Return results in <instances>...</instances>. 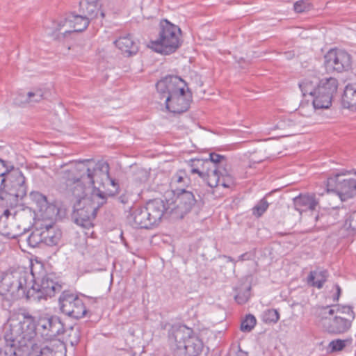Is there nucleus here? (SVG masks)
I'll return each instance as SVG.
<instances>
[{
  "instance_id": "1",
  "label": "nucleus",
  "mask_w": 356,
  "mask_h": 356,
  "mask_svg": "<svg viewBox=\"0 0 356 356\" xmlns=\"http://www.w3.org/2000/svg\"><path fill=\"white\" fill-rule=\"evenodd\" d=\"M63 330V323L57 316H40L37 321L30 315H24L19 321H12L4 339L25 345L38 334L46 341L51 340Z\"/></svg>"
},
{
  "instance_id": "2",
  "label": "nucleus",
  "mask_w": 356,
  "mask_h": 356,
  "mask_svg": "<svg viewBox=\"0 0 356 356\" xmlns=\"http://www.w3.org/2000/svg\"><path fill=\"white\" fill-rule=\"evenodd\" d=\"M160 99H165V108L173 113H182L190 107L192 92L186 81L179 76L168 75L156 84Z\"/></svg>"
},
{
  "instance_id": "3",
  "label": "nucleus",
  "mask_w": 356,
  "mask_h": 356,
  "mask_svg": "<svg viewBox=\"0 0 356 356\" xmlns=\"http://www.w3.org/2000/svg\"><path fill=\"white\" fill-rule=\"evenodd\" d=\"M33 281L34 274L25 269L6 272L0 276V295L9 300L30 299L34 297Z\"/></svg>"
},
{
  "instance_id": "4",
  "label": "nucleus",
  "mask_w": 356,
  "mask_h": 356,
  "mask_svg": "<svg viewBox=\"0 0 356 356\" xmlns=\"http://www.w3.org/2000/svg\"><path fill=\"white\" fill-rule=\"evenodd\" d=\"M91 161V159H86L75 163H71L70 168L62 172V177L65 180L67 186L75 184V186L71 189L72 195L75 197H80L86 195L83 184L93 185L97 171L104 172L108 177L109 165L107 163H98L95 168L91 169L85 165Z\"/></svg>"
},
{
  "instance_id": "5",
  "label": "nucleus",
  "mask_w": 356,
  "mask_h": 356,
  "mask_svg": "<svg viewBox=\"0 0 356 356\" xmlns=\"http://www.w3.org/2000/svg\"><path fill=\"white\" fill-rule=\"evenodd\" d=\"M304 97L309 95L312 100V110L329 108L334 95L338 88V81L329 77L318 80L317 78L305 79L298 84Z\"/></svg>"
},
{
  "instance_id": "6",
  "label": "nucleus",
  "mask_w": 356,
  "mask_h": 356,
  "mask_svg": "<svg viewBox=\"0 0 356 356\" xmlns=\"http://www.w3.org/2000/svg\"><path fill=\"white\" fill-rule=\"evenodd\" d=\"M170 350L173 356H198L203 343L191 329L182 327L175 330L170 336Z\"/></svg>"
},
{
  "instance_id": "7",
  "label": "nucleus",
  "mask_w": 356,
  "mask_h": 356,
  "mask_svg": "<svg viewBox=\"0 0 356 356\" xmlns=\"http://www.w3.org/2000/svg\"><path fill=\"white\" fill-rule=\"evenodd\" d=\"M181 29L168 19H162L159 24L158 37L151 40L149 47L155 52L169 55L181 46Z\"/></svg>"
},
{
  "instance_id": "8",
  "label": "nucleus",
  "mask_w": 356,
  "mask_h": 356,
  "mask_svg": "<svg viewBox=\"0 0 356 356\" xmlns=\"http://www.w3.org/2000/svg\"><path fill=\"white\" fill-rule=\"evenodd\" d=\"M26 193L25 177L22 172L1 179L0 200L3 201L7 206H16L19 200L26 196Z\"/></svg>"
},
{
  "instance_id": "9",
  "label": "nucleus",
  "mask_w": 356,
  "mask_h": 356,
  "mask_svg": "<svg viewBox=\"0 0 356 356\" xmlns=\"http://www.w3.org/2000/svg\"><path fill=\"white\" fill-rule=\"evenodd\" d=\"M74 204L72 218L74 222L86 230L93 227V221L97 216V207L95 203L85 197V195L76 197Z\"/></svg>"
},
{
  "instance_id": "10",
  "label": "nucleus",
  "mask_w": 356,
  "mask_h": 356,
  "mask_svg": "<svg viewBox=\"0 0 356 356\" xmlns=\"http://www.w3.org/2000/svg\"><path fill=\"white\" fill-rule=\"evenodd\" d=\"M58 302L60 311L73 318H83L87 313L83 300L70 291H63Z\"/></svg>"
},
{
  "instance_id": "11",
  "label": "nucleus",
  "mask_w": 356,
  "mask_h": 356,
  "mask_svg": "<svg viewBox=\"0 0 356 356\" xmlns=\"http://www.w3.org/2000/svg\"><path fill=\"white\" fill-rule=\"evenodd\" d=\"M341 174L337 173L334 176L328 177L326 181V189L328 193H335L341 201H346L356 195V179H341Z\"/></svg>"
},
{
  "instance_id": "12",
  "label": "nucleus",
  "mask_w": 356,
  "mask_h": 356,
  "mask_svg": "<svg viewBox=\"0 0 356 356\" xmlns=\"http://www.w3.org/2000/svg\"><path fill=\"white\" fill-rule=\"evenodd\" d=\"M324 65L327 72H343L351 68L352 58L345 51L330 49L324 56Z\"/></svg>"
},
{
  "instance_id": "13",
  "label": "nucleus",
  "mask_w": 356,
  "mask_h": 356,
  "mask_svg": "<svg viewBox=\"0 0 356 356\" xmlns=\"http://www.w3.org/2000/svg\"><path fill=\"white\" fill-rule=\"evenodd\" d=\"M34 288V296L38 298H51L62 289V285L56 280L54 274H46L40 280H37L34 276L33 282Z\"/></svg>"
},
{
  "instance_id": "14",
  "label": "nucleus",
  "mask_w": 356,
  "mask_h": 356,
  "mask_svg": "<svg viewBox=\"0 0 356 356\" xmlns=\"http://www.w3.org/2000/svg\"><path fill=\"white\" fill-rule=\"evenodd\" d=\"M175 200L170 203L171 211L175 212L184 218V215L190 212L196 202L194 194L190 191H181L173 195Z\"/></svg>"
},
{
  "instance_id": "15",
  "label": "nucleus",
  "mask_w": 356,
  "mask_h": 356,
  "mask_svg": "<svg viewBox=\"0 0 356 356\" xmlns=\"http://www.w3.org/2000/svg\"><path fill=\"white\" fill-rule=\"evenodd\" d=\"M153 222L157 225L165 213H172L169 200L167 204L161 199H154L148 201L145 206Z\"/></svg>"
},
{
  "instance_id": "16",
  "label": "nucleus",
  "mask_w": 356,
  "mask_h": 356,
  "mask_svg": "<svg viewBox=\"0 0 356 356\" xmlns=\"http://www.w3.org/2000/svg\"><path fill=\"white\" fill-rule=\"evenodd\" d=\"M43 244L47 246L58 245L62 232L54 222L42 221L40 223Z\"/></svg>"
},
{
  "instance_id": "17",
  "label": "nucleus",
  "mask_w": 356,
  "mask_h": 356,
  "mask_svg": "<svg viewBox=\"0 0 356 356\" xmlns=\"http://www.w3.org/2000/svg\"><path fill=\"white\" fill-rule=\"evenodd\" d=\"M294 209L300 213L307 211H316L319 206V198L315 193H300L293 198Z\"/></svg>"
},
{
  "instance_id": "18",
  "label": "nucleus",
  "mask_w": 356,
  "mask_h": 356,
  "mask_svg": "<svg viewBox=\"0 0 356 356\" xmlns=\"http://www.w3.org/2000/svg\"><path fill=\"white\" fill-rule=\"evenodd\" d=\"M115 47L127 57L136 55L139 50V42L133 35L127 34L114 41Z\"/></svg>"
},
{
  "instance_id": "19",
  "label": "nucleus",
  "mask_w": 356,
  "mask_h": 356,
  "mask_svg": "<svg viewBox=\"0 0 356 356\" xmlns=\"http://www.w3.org/2000/svg\"><path fill=\"white\" fill-rule=\"evenodd\" d=\"M209 175L207 184L211 188L222 186L224 188H230L234 185L233 177L227 173L222 174L219 169H213Z\"/></svg>"
},
{
  "instance_id": "20",
  "label": "nucleus",
  "mask_w": 356,
  "mask_h": 356,
  "mask_svg": "<svg viewBox=\"0 0 356 356\" xmlns=\"http://www.w3.org/2000/svg\"><path fill=\"white\" fill-rule=\"evenodd\" d=\"M81 8L83 10V16L88 18V20H93L100 17V23H102V19L105 13L100 9L101 3L99 0H90L89 1H80Z\"/></svg>"
},
{
  "instance_id": "21",
  "label": "nucleus",
  "mask_w": 356,
  "mask_h": 356,
  "mask_svg": "<svg viewBox=\"0 0 356 356\" xmlns=\"http://www.w3.org/2000/svg\"><path fill=\"white\" fill-rule=\"evenodd\" d=\"M131 216L134 225L137 228L151 229L156 225L145 207L134 209Z\"/></svg>"
},
{
  "instance_id": "22",
  "label": "nucleus",
  "mask_w": 356,
  "mask_h": 356,
  "mask_svg": "<svg viewBox=\"0 0 356 356\" xmlns=\"http://www.w3.org/2000/svg\"><path fill=\"white\" fill-rule=\"evenodd\" d=\"M191 184V179L186 170H179L172 175L170 179V188L172 194H176L181 191H186Z\"/></svg>"
},
{
  "instance_id": "23",
  "label": "nucleus",
  "mask_w": 356,
  "mask_h": 356,
  "mask_svg": "<svg viewBox=\"0 0 356 356\" xmlns=\"http://www.w3.org/2000/svg\"><path fill=\"white\" fill-rule=\"evenodd\" d=\"M352 321L345 316L337 315L332 319H329V325L326 328L330 333L343 334L350 328Z\"/></svg>"
},
{
  "instance_id": "24",
  "label": "nucleus",
  "mask_w": 356,
  "mask_h": 356,
  "mask_svg": "<svg viewBox=\"0 0 356 356\" xmlns=\"http://www.w3.org/2000/svg\"><path fill=\"white\" fill-rule=\"evenodd\" d=\"M190 172L191 174H197L204 180L208 181L212 170L210 168L211 161L208 159H191Z\"/></svg>"
},
{
  "instance_id": "25",
  "label": "nucleus",
  "mask_w": 356,
  "mask_h": 356,
  "mask_svg": "<svg viewBox=\"0 0 356 356\" xmlns=\"http://www.w3.org/2000/svg\"><path fill=\"white\" fill-rule=\"evenodd\" d=\"M90 22L88 17L83 15L71 14L65 20V24H68L72 30L65 31V33L81 32L87 29Z\"/></svg>"
},
{
  "instance_id": "26",
  "label": "nucleus",
  "mask_w": 356,
  "mask_h": 356,
  "mask_svg": "<svg viewBox=\"0 0 356 356\" xmlns=\"http://www.w3.org/2000/svg\"><path fill=\"white\" fill-rule=\"evenodd\" d=\"M341 104L345 108L356 110V83H349L346 86Z\"/></svg>"
},
{
  "instance_id": "27",
  "label": "nucleus",
  "mask_w": 356,
  "mask_h": 356,
  "mask_svg": "<svg viewBox=\"0 0 356 356\" xmlns=\"http://www.w3.org/2000/svg\"><path fill=\"white\" fill-rule=\"evenodd\" d=\"M60 334H63V339L72 346H76L80 341L81 334L79 325L70 326L66 330L63 327V330L58 335Z\"/></svg>"
},
{
  "instance_id": "28",
  "label": "nucleus",
  "mask_w": 356,
  "mask_h": 356,
  "mask_svg": "<svg viewBox=\"0 0 356 356\" xmlns=\"http://www.w3.org/2000/svg\"><path fill=\"white\" fill-rule=\"evenodd\" d=\"M6 345L0 348V356H22V351L17 341L6 340Z\"/></svg>"
},
{
  "instance_id": "29",
  "label": "nucleus",
  "mask_w": 356,
  "mask_h": 356,
  "mask_svg": "<svg viewBox=\"0 0 356 356\" xmlns=\"http://www.w3.org/2000/svg\"><path fill=\"white\" fill-rule=\"evenodd\" d=\"M29 356H63L61 351L55 350L53 348L45 346L39 348L33 346V350L29 353Z\"/></svg>"
},
{
  "instance_id": "30",
  "label": "nucleus",
  "mask_w": 356,
  "mask_h": 356,
  "mask_svg": "<svg viewBox=\"0 0 356 356\" xmlns=\"http://www.w3.org/2000/svg\"><path fill=\"white\" fill-rule=\"evenodd\" d=\"M28 245L31 248L38 247L43 244L41 226L36 227L26 238Z\"/></svg>"
},
{
  "instance_id": "31",
  "label": "nucleus",
  "mask_w": 356,
  "mask_h": 356,
  "mask_svg": "<svg viewBox=\"0 0 356 356\" xmlns=\"http://www.w3.org/2000/svg\"><path fill=\"white\" fill-rule=\"evenodd\" d=\"M30 199L35 204L40 211H43L47 207V198L42 193L38 191H32L29 194Z\"/></svg>"
},
{
  "instance_id": "32",
  "label": "nucleus",
  "mask_w": 356,
  "mask_h": 356,
  "mask_svg": "<svg viewBox=\"0 0 356 356\" xmlns=\"http://www.w3.org/2000/svg\"><path fill=\"white\" fill-rule=\"evenodd\" d=\"M353 343V339L351 337L345 339H334L332 340L328 344V349L331 353L339 352L343 350L347 346H350Z\"/></svg>"
},
{
  "instance_id": "33",
  "label": "nucleus",
  "mask_w": 356,
  "mask_h": 356,
  "mask_svg": "<svg viewBox=\"0 0 356 356\" xmlns=\"http://www.w3.org/2000/svg\"><path fill=\"white\" fill-rule=\"evenodd\" d=\"M22 97L20 103H29V102H39L43 99V92L42 90L37 89L33 91H30L26 95H19Z\"/></svg>"
},
{
  "instance_id": "34",
  "label": "nucleus",
  "mask_w": 356,
  "mask_h": 356,
  "mask_svg": "<svg viewBox=\"0 0 356 356\" xmlns=\"http://www.w3.org/2000/svg\"><path fill=\"white\" fill-rule=\"evenodd\" d=\"M108 193H106L104 191H102L100 189L95 188L93 189L92 197L90 199V201L95 203V207H97V209H99L102 206H103L106 202V195Z\"/></svg>"
},
{
  "instance_id": "35",
  "label": "nucleus",
  "mask_w": 356,
  "mask_h": 356,
  "mask_svg": "<svg viewBox=\"0 0 356 356\" xmlns=\"http://www.w3.org/2000/svg\"><path fill=\"white\" fill-rule=\"evenodd\" d=\"M279 319V312L275 309H267L262 314V320L266 323H276Z\"/></svg>"
},
{
  "instance_id": "36",
  "label": "nucleus",
  "mask_w": 356,
  "mask_h": 356,
  "mask_svg": "<svg viewBox=\"0 0 356 356\" xmlns=\"http://www.w3.org/2000/svg\"><path fill=\"white\" fill-rule=\"evenodd\" d=\"M269 204L265 198L260 200L252 208V215L257 218H260L268 209Z\"/></svg>"
},
{
  "instance_id": "37",
  "label": "nucleus",
  "mask_w": 356,
  "mask_h": 356,
  "mask_svg": "<svg viewBox=\"0 0 356 356\" xmlns=\"http://www.w3.org/2000/svg\"><path fill=\"white\" fill-rule=\"evenodd\" d=\"M256 323V318L252 314H248L241 321V330L243 332H249L254 327Z\"/></svg>"
},
{
  "instance_id": "38",
  "label": "nucleus",
  "mask_w": 356,
  "mask_h": 356,
  "mask_svg": "<svg viewBox=\"0 0 356 356\" xmlns=\"http://www.w3.org/2000/svg\"><path fill=\"white\" fill-rule=\"evenodd\" d=\"M324 273L325 272H320L318 276H320L321 278L320 280L314 281L317 273L316 271H311L309 275H308V282L309 283H312V286H316L318 289H321L326 281V279L325 278L323 275Z\"/></svg>"
},
{
  "instance_id": "39",
  "label": "nucleus",
  "mask_w": 356,
  "mask_h": 356,
  "mask_svg": "<svg viewBox=\"0 0 356 356\" xmlns=\"http://www.w3.org/2000/svg\"><path fill=\"white\" fill-rule=\"evenodd\" d=\"M250 286H247L245 287L243 291H237L236 294L234 296V299L237 303L243 305L248 302L250 297ZM236 291H238V289H236Z\"/></svg>"
},
{
  "instance_id": "40",
  "label": "nucleus",
  "mask_w": 356,
  "mask_h": 356,
  "mask_svg": "<svg viewBox=\"0 0 356 356\" xmlns=\"http://www.w3.org/2000/svg\"><path fill=\"white\" fill-rule=\"evenodd\" d=\"M207 159L211 161V169H219L217 165L222 161H226V157L223 155L212 152L209 154V159Z\"/></svg>"
},
{
  "instance_id": "41",
  "label": "nucleus",
  "mask_w": 356,
  "mask_h": 356,
  "mask_svg": "<svg viewBox=\"0 0 356 356\" xmlns=\"http://www.w3.org/2000/svg\"><path fill=\"white\" fill-rule=\"evenodd\" d=\"M345 227L348 229L356 232V210L347 215L345 220Z\"/></svg>"
},
{
  "instance_id": "42",
  "label": "nucleus",
  "mask_w": 356,
  "mask_h": 356,
  "mask_svg": "<svg viewBox=\"0 0 356 356\" xmlns=\"http://www.w3.org/2000/svg\"><path fill=\"white\" fill-rule=\"evenodd\" d=\"M310 8V3L307 0H300L293 5V9L296 13H301L308 10Z\"/></svg>"
},
{
  "instance_id": "43",
  "label": "nucleus",
  "mask_w": 356,
  "mask_h": 356,
  "mask_svg": "<svg viewBox=\"0 0 356 356\" xmlns=\"http://www.w3.org/2000/svg\"><path fill=\"white\" fill-rule=\"evenodd\" d=\"M337 313L346 314L348 318L353 321L355 318V312L353 308L350 306H337Z\"/></svg>"
},
{
  "instance_id": "44",
  "label": "nucleus",
  "mask_w": 356,
  "mask_h": 356,
  "mask_svg": "<svg viewBox=\"0 0 356 356\" xmlns=\"http://www.w3.org/2000/svg\"><path fill=\"white\" fill-rule=\"evenodd\" d=\"M12 166L8 165L6 162L0 159V178L8 175Z\"/></svg>"
},
{
  "instance_id": "45",
  "label": "nucleus",
  "mask_w": 356,
  "mask_h": 356,
  "mask_svg": "<svg viewBox=\"0 0 356 356\" xmlns=\"http://www.w3.org/2000/svg\"><path fill=\"white\" fill-rule=\"evenodd\" d=\"M334 287L336 289V293L334 294L332 299H333V301L337 302L339 300V297L341 293V289L338 284H335Z\"/></svg>"
},
{
  "instance_id": "46",
  "label": "nucleus",
  "mask_w": 356,
  "mask_h": 356,
  "mask_svg": "<svg viewBox=\"0 0 356 356\" xmlns=\"http://www.w3.org/2000/svg\"><path fill=\"white\" fill-rule=\"evenodd\" d=\"M110 182H111V184L115 188V191L108 192V195L109 196H113V195H115V193H118L119 186H118V182L115 181V180H114V179H110Z\"/></svg>"
},
{
  "instance_id": "47",
  "label": "nucleus",
  "mask_w": 356,
  "mask_h": 356,
  "mask_svg": "<svg viewBox=\"0 0 356 356\" xmlns=\"http://www.w3.org/2000/svg\"><path fill=\"white\" fill-rule=\"evenodd\" d=\"M307 107L311 108V106L309 105V102H302L300 104L299 111L301 113L302 115H306L305 114V112L306 111Z\"/></svg>"
},
{
  "instance_id": "48",
  "label": "nucleus",
  "mask_w": 356,
  "mask_h": 356,
  "mask_svg": "<svg viewBox=\"0 0 356 356\" xmlns=\"http://www.w3.org/2000/svg\"><path fill=\"white\" fill-rule=\"evenodd\" d=\"M221 257L225 259L227 263L232 262L233 264V269L234 270L235 269L236 261L234 259H233L230 256H227V255H222V256H221Z\"/></svg>"
},
{
  "instance_id": "49",
  "label": "nucleus",
  "mask_w": 356,
  "mask_h": 356,
  "mask_svg": "<svg viewBox=\"0 0 356 356\" xmlns=\"http://www.w3.org/2000/svg\"><path fill=\"white\" fill-rule=\"evenodd\" d=\"M323 309L325 311L324 314L327 313L329 315H333L335 312L337 313V311L334 309L330 308V306L323 307Z\"/></svg>"
},
{
  "instance_id": "50",
  "label": "nucleus",
  "mask_w": 356,
  "mask_h": 356,
  "mask_svg": "<svg viewBox=\"0 0 356 356\" xmlns=\"http://www.w3.org/2000/svg\"><path fill=\"white\" fill-rule=\"evenodd\" d=\"M119 201L122 204H126L128 202L129 197L127 195L122 194L118 197Z\"/></svg>"
},
{
  "instance_id": "51",
  "label": "nucleus",
  "mask_w": 356,
  "mask_h": 356,
  "mask_svg": "<svg viewBox=\"0 0 356 356\" xmlns=\"http://www.w3.org/2000/svg\"><path fill=\"white\" fill-rule=\"evenodd\" d=\"M248 259H249L248 254V253H244V254H242L239 255L238 257V259L236 260V261L237 262V261H243L245 260H248Z\"/></svg>"
},
{
  "instance_id": "52",
  "label": "nucleus",
  "mask_w": 356,
  "mask_h": 356,
  "mask_svg": "<svg viewBox=\"0 0 356 356\" xmlns=\"http://www.w3.org/2000/svg\"><path fill=\"white\" fill-rule=\"evenodd\" d=\"M236 356H248V353L241 350L238 346V350L236 353Z\"/></svg>"
},
{
  "instance_id": "53",
  "label": "nucleus",
  "mask_w": 356,
  "mask_h": 356,
  "mask_svg": "<svg viewBox=\"0 0 356 356\" xmlns=\"http://www.w3.org/2000/svg\"><path fill=\"white\" fill-rule=\"evenodd\" d=\"M10 215V212L9 211V210H8V209L5 210L3 216L0 217V220H1V218L3 216L6 217V218H8Z\"/></svg>"
},
{
  "instance_id": "54",
  "label": "nucleus",
  "mask_w": 356,
  "mask_h": 356,
  "mask_svg": "<svg viewBox=\"0 0 356 356\" xmlns=\"http://www.w3.org/2000/svg\"><path fill=\"white\" fill-rule=\"evenodd\" d=\"M61 26H62V25H61V24H58V26H59V27H58V29H56V30H59V29H60Z\"/></svg>"
},
{
  "instance_id": "55",
  "label": "nucleus",
  "mask_w": 356,
  "mask_h": 356,
  "mask_svg": "<svg viewBox=\"0 0 356 356\" xmlns=\"http://www.w3.org/2000/svg\"><path fill=\"white\" fill-rule=\"evenodd\" d=\"M320 218V216L318 215H317L316 217H315V219L316 220H318V219Z\"/></svg>"
},
{
  "instance_id": "56",
  "label": "nucleus",
  "mask_w": 356,
  "mask_h": 356,
  "mask_svg": "<svg viewBox=\"0 0 356 356\" xmlns=\"http://www.w3.org/2000/svg\"><path fill=\"white\" fill-rule=\"evenodd\" d=\"M92 234V232L90 233V234ZM88 234H90V233L86 232V235H88Z\"/></svg>"
},
{
  "instance_id": "57",
  "label": "nucleus",
  "mask_w": 356,
  "mask_h": 356,
  "mask_svg": "<svg viewBox=\"0 0 356 356\" xmlns=\"http://www.w3.org/2000/svg\"><path fill=\"white\" fill-rule=\"evenodd\" d=\"M15 104H19L17 99L15 100Z\"/></svg>"
}]
</instances>
